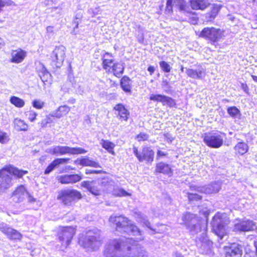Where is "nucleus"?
I'll return each instance as SVG.
<instances>
[{"label": "nucleus", "mask_w": 257, "mask_h": 257, "mask_svg": "<svg viewBox=\"0 0 257 257\" xmlns=\"http://www.w3.org/2000/svg\"><path fill=\"white\" fill-rule=\"evenodd\" d=\"M109 221L115 224L117 231L125 233L129 236H133L130 238L131 239H133L135 241H139L144 239V236L142 234L140 229L135 225L132 221L124 216L112 215L109 218Z\"/></svg>", "instance_id": "1"}, {"label": "nucleus", "mask_w": 257, "mask_h": 257, "mask_svg": "<svg viewBox=\"0 0 257 257\" xmlns=\"http://www.w3.org/2000/svg\"><path fill=\"white\" fill-rule=\"evenodd\" d=\"M27 173L28 171L26 170H19L12 166L0 170V194L5 192L12 186L11 175L17 178H22Z\"/></svg>", "instance_id": "2"}, {"label": "nucleus", "mask_w": 257, "mask_h": 257, "mask_svg": "<svg viewBox=\"0 0 257 257\" xmlns=\"http://www.w3.org/2000/svg\"><path fill=\"white\" fill-rule=\"evenodd\" d=\"M182 220L186 226L194 234L203 231L202 234L206 231V225L204 220L201 219L196 215L190 213H186L182 216Z\"/></svg>", "instance_id": "3"}, {"label": "nucleus", "mask_w": 257, "mask_h": 257, "mask_svg": "<svg viewBox=\"0 0 257 257\" xmlns=\"http://www.w3.org/2000/svg\"><path fill=\"white\" fill-rule=\"evenodd\" d=\"M101 240L100 231L97 229H93L87 231L83 241V245L85 248L95 249L98 247Z\"/></svg>", "instance_id": "4"}, {"label": "nucleus", "mask_w": 257, "mask_h": 257, "mask_svg": "<svg viewBox=\"0 0 257 257\" xmlns=\"http://www.w3.org/2000/svg\"><path fill=\"white\" fill-rule=\"evenodd\" d=\"M82 198L80 192L73 189L62 190L59 193L57 199L60 200L63 204L70 206L76 199H80Z\"/></svg>", "instance_id": "5"}, {"label": "nucleus", "mask_w": 257, "mask_h": 257, "mask_svg": "<svg viewBox=\"0 0 257 257\" xmlns=\"http://www.w3.org/2000/svg\"><path fill=\"white\" fill-rule=\"evenodd\" d=\"M124 242L121 239H113L106 245L104 254L106 257H116L117 251L124 250Z\"/></svg>", "instance_id": "6"}, {"label": "nucleus", "mask_w": 257, "mask_h": 257, "mask_svg": "<svg viewBox=\"0 0 257 257\" xmlns=\"http://www.w3.org/2000/svg\"><path fill=\"white\" fill-rule=\"evenodd\" d=\"M223 32L219 29L213 27L204 28L199 34L202 37L210 40L212 43L218 41L222 37Z\"/></svg>", "instance_id": "7"}, {"label": "nucleus", "mask_w": 257, "mask_h": 257, "mask_svg": "<svg viewBox=\"0 0 257 257\" xmlns=\"http://www.w3.org/2000/svg\"><path fill=\"white\" fill-rule=\"evenodd\" d=\"M224 133H213L205 134L204 142L209 147L219 148L223 144Z\"/></svg>", "instance_id": "8"}, {"label": "nucleus", "mask_w": 257, "mask_h": 257, "mask_svg": "<svg viewBox=\"0 0 257 257\" xmlns=\"http://www.w3.org/2000/svg\"><path fill=\"white\" fill-rule=\"evenodd\" d=\"M212 223L214 233L220 239H222L226 233L224 221L222 219L219 215H215L213 218Z\"/></svg>", "instance_id": "9"}, {"label": "nucleus", "mask_w": 257, "mask_h": 257, "mask_svg": "<svg viewBox=\"0 0 257 257\" xmlns=\"http://www.w3.org/2000/svg\"><path fill=\"white\" fill-rule=\"evenodd\" d=\"M65 47L62 45L56 47L52 52L51 58L56 67H60L63 63L65 58Z\"/></svg>", "instance_id": "10"}, {"label": "nucleus", "mask_w": 257, "mask_h": 257, "mask_svg": "<svg viewBox=\"0 0 257 257\" xmlns=\"http://www.w3.org/2000/svg\"><path fill=\"white\" fill-rule=\"evenodd\" d=\"M75 232V229L73 227L67 226L63 227L59 233V239L62 241V244L66 247L70 244Z\"/></svg>", "instance_id": "11"}, {"label": "nucleus", "mask_w": 257, "mask_h": 257, "mask_svg": "<svg viewBox=\"0 0 257 257\" xmlns=\"http://www.w3.org/2000/svg\"><path fill=\"white\" fill-rule=\"evenodd\" d=\"M81 186L95 196L101 194V188L99 186V182L96 180L84 181L81 183Z\"/></svg>", "instance_id": "12"}, {"label": "nucleus", "mask_w": 257, "mask_h": 257, "mask_svg": "<svg viewBox=\"0 0 257 257\" xmlns=\"http://www.w3.org/2000/svg\"><path fill=\"white\" fill-rule=\"evenodd\" d=\"M220 189V184L218 182H214L208 185L206 187H200L196 186H191V191L204 192L206 194H211L218 192Z\"/></svg>", "instance_id": "13"}, {"label": "nucleus", "mask_w": 257, "mask_h": 257, "mask_svg": "<svg viewBox=\"0 0 257 257\" xmlns=\"http://www.w3.org/2000/svg\"><path fill=\"white\" fill-rule=\"evenodd\" d=\"M0 230L7 235L10 239L19 240L21 239L22 237V235L21 233L4 223L0 224Z\"/></svg>", "instance_id": "14"}, {"label": "nucleus", "mask_w": 257, "mask_h": 257, "mask_svg": "<svg viewBox=\"0 0 257 257\" xmlns=\"http://www.w3.org/2000/svg\"><path fill=\"white\" fill-rule=\"evenodd\" d=\"M198 242L199 251L202 254H208L211 252L213 243L206 236H202Z\"/></svg>", "instance_id": "15"}, {"label": "nucleus", "mask_w": 257, "mask_h": 257, "mask_svg": "<svg viewBox=\"0 0 257 257\" xmlns=\"http://www.w3.org/2000/svg\"><path fill=\"white\" fill-rule=\"evenodd\" d=\"M173 6L178 8L181 11L188 12L187 5L184 0H167L166 11H167L168 13L172 12Z\"/></svg>", "instance_id": "16"}, {"label": "nucleus", "mask_w": 257, "mask_h": 257, "mask_svg": "<svg viewBox=\"0 0 257 257\" xmlns=\"http://www.w3.org/2000/svg\"><path fill=\"white\" fill-rule=\"evenodd\" d=\"M255 224L252 221L246 220L235 224L233 230L234 231L246 232L253 230Z\"/></svg>", "instance_id": "17"}, {"label": "nucleus", "mask_w": 257, "mask_h": 257, "mask_svg": "<svg viewBox=\"0 0 257 257\" xmlns=\"http://www.w3.org/2000/svg\"><path fill=\"white\" fill-rule=\"evenodd\" d=\"M28 192L23 185H20L17 187L13 192L12 197L15 202H20L23 201Z\"/></svg>", "instance_id": "18"}, {"label": "nucleus", "mask_w": 257, "mask_h": 257, "mask_svg": "<svg viewBox=\"0 0 257 257\" xmlns=\"http://www.w3.org/2000/svg\"><path fill=\"white\" fill-rule=\"evenodd\" d=\"M154 152L153 150L150 147L145 146L142 149L141 156L139 157V161L152 163L154 160Z\"/></svg>", "instance_id": "19"}, {"label": "nucleus", "mask_w": 257, "mask_h": 257, "mask_svg": "<svg viewBox=\"0 0 257 257\" xmlns=\"http://www.w3.org/2000/svg\"><path fill=\"white\" fill-rule=\"evenodd\" d=\"M82 179V177L78 174L65 175L59 177L58 180L62 184L75 183Z\"/></svg>", "instance_id": "20"}, {"label": "nucleus", "mask_w": 257, "mask_h": 257, "mask_svg": "<svg viewBox=\"0 0 257 257\" xmlns=\"http://www.w3.org/2000/svg\"><path fill=\"white\" fill-rule=\"evenodd\" d=\"M87 151L81 148H71L67 146H60V155L66 154L71 155H78L84 154Z\"/></svg>", "instance_id": "21"}, {"label": "nucleus", "mask_w": 257, "mask_h": 257, "mask_svg": "<svg viewBox=\"0 0 257 257\" xmlns=\"http://www.w3.org/2000/svg\"><path fill=\"white\" fill-rule=\"evenodd\" d=\"M187 75L193 79H201L204 77L205 72L203 68L199 67L196 69H187L186 71Z\"/></svg>", "instance_id": "22"}, {"label": "nucleus", "mask_w": 257, "mask_h": 257, "mask_svg": "<svg viewBox=\"0 0 257 257\" xmlns=\"http://www.w3.org/2000/svg\"><path fill=\"white\" fill-rule=\"evenodd\" d=\"M242 247L238 244L231 245L227 250L225 257H241Z\"/></svg>", "instance_id": "23"}, {"label": "nucleus", "mask_w": 257, "mask_h": 257, "mask_svg": "<svg viewBox=\"0 0 257 257\" xmlns=\"http://www.w3.org/2000/svg\"><path fill=\"white\" fill-rule=\"evenodd\" d=\"M75 163L76 165H80L83 166H90L94 168H101V166L98 162L92 160L87 157L77 159L75 161Z\"/></svg>", "instance_id": "24"}, {"label": "nucleus", "mask_w": 257, "mask_h": 257, "mask_svg": "<svg viewBox=\"0 0 257 257\" xmlns=\"http://www.w3.org/2000/svg\"><path fill=\"white\" fill-rule=\"evenodd\" d=\"M11 62L15 63L22 62L26 56V52L21 49L14 50L12 52Z\"/></svg>", "instance_id": "25"}, {"label": "nucleus", "mask_w": 257, "mask_h": 257, "mask_svg": "<svg viewBox=\"0 0 257 257\" xmlns=\"http://www.w3.org/2000/svg\"><path fill=\"white\" fill-rule=\"evenodd\" d=\"M69 160V158H57L55 159L45 170V174H48L51 172L56 167L60 165L66 164Z\"/></svg>", "instance_id": "26"}, {"label": "nucleus", "mask_w": 257, "mask_h": 257, "mask_svg": "<svg viewBox=\"0 0 257 257\" xmlns=\"http://www.w3.org/2000/svg\"><path fill=\"white\" fill-rule=\"evenodd\" d=\"M156 172L171 176L173 174V171L170 165L163 162H160L157 164L156 167Z\"/></svg>", "instance_id": "27"}, {"label": "nucleus", "mask_w": 257, "mask_h": 257, "mask_svg": "<svg viewBox=\"0 0 257 257\" xmlns=\"http://www.w3.org/2000/svg\"><path fill=\"white\" fill-rule=\"evenodd\" d=\"M190 3L193 10H203L210 5L207 0H190Z\"/></svg>", "instance_id": "28"}, {"label": "nucleus", "mask_w": 257, "mask_h": 257, "mask_svg": "<svg viewBox=\"0 0 257 257\" xmlns=\"http://www.w3.org/2000/svg\"><path fill=\"white\" fill-rule=\"evenodd\" d=\"M113 108L118 111V114L120 119L125 121L127 120L130 112L123 104L120 103L117 104L115 105Z\"/></svg>", "instance_id": "29"}, {"label": "nucleus", "mask_w": 257, "mask_h": 257, "mask_svg": "<svg viewBox=\"0 0 257 257\" xmlns=\"http://www.w3.org/2000/svg\"><path fill=\"white\" fill-rule=\"evenodd\" d=\"M120 84L121 88L125 92L131 93L132 81L128 77L126 76H123L120 80Z\"/></svg>", "instance_id": "30"}, {"label": "nucleus", "mask_w": 257, "mask_h": 257, "mask_svg": "<svg viewBox=\"0 0 257 257\" xmlns=\"http://www.w3.org/2000/svg\"><path fill=\"white\" fill-rule=\"evenodd\" d=\"M70 110V108L66 105L59 106L58 109L52 113V116L60 118L66 115Z\"/></svg>", "instance_id": "31"}, {"label": "nucleus", "mask_w": 257, "mask_h": 257, "mask_svg": "<svg viewBox=\"0 0 257 257\" xmlns=\"http://www.w3.org/2000/svg\"><path fill=\"white\" fill-rule=\"evenodd\" d=\"M220 9V6L217 5H213L211 7V12L206 14V17L209 21H212L216 17Z\"/></svg>", "instance_id": "32"}, {"label": "nucleus", "mask_w": 257, "mask_h": 257, "mask_svg": "<svg viewBox=\"0 0 257 257\" xmlns=\"http://www.w3.org/2000/svg\"><path fill=\"white\" fill-rule=\"evenodd\" d=\"M124 66L120 63H115L112 66L113 74L117 77H120L124 71Z\"/></svg>", "instance_id": "33"}, {"label": "nucleus", "mask_w": 257, "mask_h": 257, "mask_svg": "<svg viewBox=\"0 0 257 257\" xmlns=\"http://www.w3.org/2000/svg\"><path fill=\"white\" fill-rule=\"evenodd\" d=\"M101 144L102 147L106 150L109 153L113 155H115V153L113 151V149L115 147V145L108 141H105L102 140Z\"/></svg>", "instance_id": "34"}, {"label": "nucleus", "mask_w": 257, "mask_h": 257, "mask_svg": "<svg viewBox=\"0 0 257 257\" xmlns=\"http://www.w3.org/2000/svg\"><path fill=\"white\" fill-rule=\"evenodd\" d=\"M137 39L140 43H143L144 41V29L140 25H136Z\"/></svg>", "instance_id": "35"}, {"label": "nucleus", "mask_w": 257, "mask_h": 257, "mask_svg": "<svg viewBox=\"0 0 257 257\" xmlns=\"http://www.w3.org/2000/svg\"><path fill=\"white\" fill-rule=\"evenodd\" d=\"M234 149L239 154L242 155L246 153L248 148L246 144L239 142L234 147Z\"/></svg>", "instance_id": "36"}, {"label": "nucleus", "mask_w": 257, "mask_h": 257, "mask_svg": "<svg viewBox=\"0 0 257 257\" xmlns=\"http://www.w3.org/2000/svg\"><path fill=\"white\" fill-rule=\"evenodd\" d=\"M137 220L138 222L142 223L143 225H145L146 227L150 229L151 230L156 231L155 230L152 228L150 225V222L147 219V217L143 214H139L138 215Z\"/></svg>", "instance_id": "37"}, {"label": "nucleus", "mask_w": 257, "mask_h": 257, "mask_svg": "<svg viewBox=\"0 0 257 257\" xmlns=\"http://www.w3.org/2000/svg\"><path fill=\"white\" fill-rule=\"evenodd\" d=\"M97 182H99V186L102 189L104 188L108 189L109 186L113 185L114 182L108 178H103L100 180H97Z\"/></svg>", "instance_id": "38"}, {"label": "nucleus", "mask_w": 257, "mask_h": 257, "mask_svg": "<svg viewBox=\"0 0 257 257\" xmlns=\"http://www.w3.org/2000/svg\"><path fill=\"white\" fill-rule=\"evenodd\" d=\"M10 101L16 107L19 108L23 107L25 104L24 100L15 96H12L10 98Z\"/></svg>", "instance_id": "39"}, {"label": "nucleus", "mask_w": 257, "mask_h": 257, "mask_svg": "<svg viewBox=\"0 0 257 257\" xmlns=\"http://www.w3.org/2000/svg\"><path fill=\"white\" fill-rule=\"evenodd\" d=\"M227 111L230 116L233 118H240L241 115L240 110L235 106L229 107Z\"/></svg>", "instance_id": "40"}, {"label": "nucleus", "mask_w": 257, "mask_h": 257, "mask_svg": "<svg viewBox=\"0 0 257 257\" xmlns=\"http://www.w3.org/2000/svg\"><path fill=\"white\" fill-rule=\"evenodd\" d=\"M14 123L19 130L26 131L28 129V125L24 122V120H21V119H15L14 120Z\"/></svg>", "instance_id": "41"}, {"label": "nucleus", "mask_w": 257, "mask_h": 257, "mask_svg": "<svg viewBox=\"0 0 257 257\" xmlns=\"http://www.w3.org/2000/svg\"><path fill=\"white\" fill-rule=\"evenodd\" d=\"M112 194L113 195L118 197H126L131 195V194L120 188H114L112 191Z\"/></svg>", "instance_id": "42"}, {"label": "nucleus", "mask_w": 257, "mask_h": 257, "mask_svg": "<svg viewBox=\"0 0 257 257\" xmlns=\"http://www.w3.org/2000/svg\"><path fill=\"white\" fill-rule=\"evenodd\" d=\"M165 96L161 94H152L150 96V99L154 101L161 102L163 104Z\"/></svg>", "instance_id": "43"}, {"label": "nucleus", "mask_w": 257, "mask_h": 257, "mask_svg": "<svg viewBox=\"0 0 257 257\" xmlns=\"http://www.w3.org/2000/svg\"><path fill=\"white\" fill-rule=\"evenodd\" d=\"M187 197L190 201H198L202 199V196L197 193L193 192L187 193Z\"/></svg>", "instance_id": "44"}, {"label": "nucleus", "mask_w": 257, "mask_h": 257, "mask_svg": "<svg viewBox=\"0 0 257 257\" xmlns=\"http://www.w3.org/2000/svg\"><path fill=\"white\" fill-rule=\"evenodd\" d=\"M39 77L45 84H46V82L50 83L51 80V74L48 71L45 73H41Z\"/></svg>", "instance_id": "45"}, {"label": "nucleus", "mask_w": 257, "mask_h": 257, "mask_svg": "<svg viewBox=\"0 0 257 257\" xmlns=\"http://www.w3.org/2000/svg\"><path fill=\"white\" fill-rule=\"evenodd\" d=\"M163 105H167V106L173 107L176 106V102L175 100L172 98L168 97L167 96H165L164 101L163 102Z\"/></svg>", "instance_id": "46"}, {"label": "nucleus", "mask_w": 257, "mask_h": 257, "mask_svg": "<svg viewBox=\"0 0 257 257\" xmlns=\"http://www.w3.org/2000/svg\"><path fill=\"white\" fill-rule=\"evenodd\" d=\"M33 106L37 109H42L45 104V102L40 99H35L33 101Z\"/></svg>", "instance_id": "47"}, {"label": "nucleus", "mask_w": 257, "mask_h": 257, "mask_svg": "<svg viewBox=\"0 0 257 257\" xmlns=\"http://www.w3.org/2000/svg\"><path fill=\"white\" fill-rule=\"evenodd\" d=\"M26 114L28 116V119L32 122L35 121L37 115V113L33 110H30L26 112Z\"/></svg>", "instance_id": "48"}, {"label": "nucleus", "mask_w": 257, "mask_h": 257, "mask_svg": "<svg viewBox=\"0 0 257 257\" xmlns=\"http://www.w3.org/2000/svg\"><path fill=\"white\" fill-rule=\"evenodd\" d=\"M112 63L113 60L112 59H104L102 62L103 68L106 70L109 71Z\"/></svg>", "instance_id": "49"}, {"label": "nucleus", "mask_w": 257, "mask_h": 257, "mask_svg": "<svg viewBox=\"0 0 257 257\" xmlns=\"http://www.w3.org/2000/svg\"><path fill=\"white\" fill-rule=\"evenodd\" d=\"M161 69L165 72H169L171 70V67L166 62L162 61L159 63Z\"/></svg>", "instance_id": "50"}, {"label": "nucleus", "mask_w": 257, "mask_h": 257, "mask_svg": "<svg viewBox=\"0 0 257 257\" xmlns=\"http://www.w3.org/2000/svg\"><path fill=\"white\" fill-rule=\"evenodd\" d=\"M36 70L39 74V76L40 75L41 73H43L47 71L45 66L41 62H39L37 64Z\"/></svg>", "instance_id": "51"}, {"label": "nucleus", "mask_w": 257, "mask_h": 257, "mask_svg": "<svg viewBox=\"0 0 257 257\" xmlns=\"http://www.w3.org/2000/svg\"><path fill=\"white\" fill-rule=\"evenodd\" d=\"M138 141H144L148 139L149 135L145 133H141L136 137Z\"/></svg>", "instance_id": "52"}, {"label": "nucleus", "mask_w": 257, "mask_h": 257, "mask_svg": "<svg viewBox=\"0 0 257 257\" xmlns=\"http://www.w3.org/2000/svg\"><path fill=\"white\" fill-rule=\"evenodd\" d=\"M49 152L53 155L60 154V146H54L50 148Z\"/></svg>", "instance_id": "53"}, {"label": "nucleus", "mask_w": 257, "mask_h": 257, "mask_svg": "<svg viewBox=\"0 0 257 257\" xmlns=\"http://www.w3.org/2000/svg\"><path fill=\"white\" fill-rule=\"evenodd\" d=\"M8 137L7 134L3 131H0V142L1 143H6L8 142Z\"/></svg>", "instance_id": "54"}, {"label": "nucleus", "mask_w": 257, "mask_h": 257, "mask_svg": "<svg viewBox=\"0 0 257 257\" xmlns=\"http://www.w3.org/2000/svg\"><path fill=\"white\" fill-rule=\"evenodd\" d=\"M254 246L255 247L256 252L251 251L247 253L245 257H257V240L254 241Z\"/></svg>", "instance_id": "55"}, {"label": "nucleus", "mask_w": 257, "mask_h": 257, "mask_svg": "<svg viewBox=\"0 0 257 257\" xmlns=\"http://www.w3.org/2000/svg\"><path fill=\"white\" fill-rule=\"evenodd\" d=\"M81 15H78V14L76 15V19L73 21V24L74 25H75V26L74 27V32H75V29L78 28V25H79V24L81 22Z\"/></svg>", "instance_id": "56"}, {"label": "nucleus", "mask_w": 257, "mask_h": 257, "mask_svg": "<svg viewBox=\"0 0 257 257\" xmlns=\"http://www.w3.org/2000/svg\"><path fill=\"white\" fill-rule=\"evenodd\" d=\"M168 153L165 152H163L160 150H158L157 152L156 159L157 160L160 159L162 157L166 156Z\"/></svg>", "instance_id": "57"}, {"label": "nucleus", "mask_w": 257, "mask_h": 257, "mask_svg": "<svg viewBox=\"0 0 257 257\" xmlns=\"http://www.w3.org/2000/svg\"><path fill=\"white\" fill-rule=\"evenodd\" d=\"M102 172V171L101 170H91V169H86L85 171V173L86 174H100Z\"/></svg>", "instance_id": "58"}, {"label": "nucleus", "mask_w": 257, "mask_h": 257, "mask_svg": "<svg viewBox=\"0 0 257 257\" xmlns=\"http://www.w3.org/2000/svg\"><path fill=\"white\" fill-rule=\"evenodd\" d=\"M47 33L49 37H51L53 35V27L52 26H48L46 28Z\"/></svg>", "instance_id": "59"}, {"label": "nucleus", "mask_w": 257, "mask_h": 257, "mask_svg": "<svg viewBox=\"0 0 257 257\" xmlns=\"http://www.w3.org/2000/svg\"><path fill=\"white\" fill-rule=\"evenodd\" d=\"M199 212L202 213L203 215H204L205 216H207L208 215V210L207 207H204L201 209L200 206H198Z\"/></svg>", "instance_id": "60"}, {"label": "nucleus", "mask_w": 257, "mask_h": 257, "mask_svg": "<svg viewBox=\"0 0 257 257\" xmlns=\"http://www.w3.org/2000/svg\"><path fill=\"white\" fill-rule=\"evenodd\" d=\"M165 140L168 143H171L173 138L170 136L169 134H165L164 135Z\"/></svg>", "instance_id": "61"}, {"label": "nucleus", "mask_w": 257, "mask_h": 257, "mask_svg": "<svg viewBox=\"0 0 257 257\" xmlns=\"http://www.w3.org/2000/svg\"><path fill=\"white\" fill-rule=\"evenodd\" d=\"M133 152L135 155L138 158V160L139 161V157H141V153H139L138 152L137 148L135 146L133 147Z\"/></svg>", "instance_id": "62"}, {"label": "nucleus", "mask_w": 257, "mask_h": 257, "mask_svg": "<svg viewBox=\"0 0 257 257\" xmlns=\"http://www.w3.org/2000/svg\"><path fill=\"white\" fill-rule=\"evenodd\" d=\"M27 196L28 197V201L30 203L34 202L36 201V199L32 196L29 193L27 195Z\"/></svg>", "instance_id": "63"}, {"label": "nucleus", "mask_w": 257, "mask_h": 257, "mask_svg": "<svg viewBox=\"0 0 257 257\" xmlns=\"http://www.w3.org/2000/svg\"><path fill=\"white\" fill-rule=\"evenodd\" d=\"M48 123H50V121H48V118H45L42 121L41 124L43 126H46Z\"/></svg>", "instance_id": "64"}]
</instances>
